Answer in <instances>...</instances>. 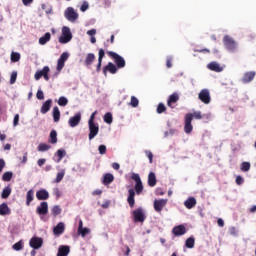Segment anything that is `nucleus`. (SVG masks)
Masks as SVG:
<instances>
[{
	"mask_svg": "<svg viewBox=\"0 0 256 256\" xmlns=\"http://www.w3.org/2000/svg\"><path fill=\"white\" fill-rule=\"evenodd\" d=\"M131 178L135 181L134 189L130 188L128 190L127 203L131 209L135 207V192L136 195H140L143 193V182L141 181V176L137 173H132Z\"/></svg>",
	"mask_w": 256,
	"mask_h": 256,
	"instance_id": "obj_1",
	"label": "nucleus"
},
{
	"mask_svg": "<svg viewBox=\"0 0 256 256\" xmlns=\"http://www.w3.org/2000/svg\"><path fill=\"white\" fill-rule=\"evenodd\" d=\"M73 39V34L71 33V29L67 26L62 27V35L59 37L58 41L59 43H62L65 45L66 43H69Z\"/></svg>",
	"mask_w": 256,
	"mask_h": 256,
	"instance_id": "obj_2",
	"label": "nucleus"
},
{
	"mask_svg": "<svg viewBox=\"0 0 256 256\" xmlns=\"http://www.w3.org/2000/svg\"><path fill=\"white\" fill-rule=\"evenodd\" d=\"M64 17L65 19H67V21H69L70 23H76L77 19H79V13H77V11H75L74 7H68L65 11H64Z\"/></svg>",
	"mask_w": 256,
	"mask_h": 256,
	"instance_id": "obj_3",
	"label": "nucleus"
},
{
	"mask_svg": "<svg viewBox=\"0 0 256 256\" xmlns=\"http://www.w3.org/2000/svg\"><path fill=\"white\" fill-rule=\"evenodd\" d=\"M107 55H109L111 57V59L114 60V63L116 64V67L118 69H123V67H125V65H126L125 59L121 55H119L113 51H108Z\"/></svg>",
	"mask_w": 256,
	"mask_h": 256,
	"instance_id": "obj_4",
	"label": "nucleus"
},
{
	"mask_svg": "<svg viewBox=\"0 0 256 256\" xmlns=\"http://www.w3.org/2000/svg\"><path fill=\"white\" fill-rule=\"evenodd\" d=\"M132 216L134 219V223H145L147 216L145 215V211L143 208H137L132 212Z\"/></svg>",
	"mask_w": 256,
	"mask_h": 256,
	"instance_id": "obj_5",
	"label": "nucleus"
},
{
	"mask_svg": "<svg viewBox=\"0 0 256 256\" xmlns=\"http://www.w3.org/2000/svg\"><path fill=\"white\" fill-rule=\"evenodd\" d=\"M49 73H51V68H49V66H44L42 68V70L36 71V73L34 75V79L36 81H39V79H41V77H44L45 81H49V79H50Z\"/></svg>",
	"mask_w": 256,
	"mask_h": 256,
	"instance_id": "obj_6",
	"label": "nucleus"
},
{
	"mask_svg": "<svg viewBox=\"0 0 256 256\" xmlns=\"http://www.w3.org/2000/svg\"><path fill=\"white\" fill-rule=\"evenodd\" d=\"M224 47L232 53L237 49V42L230 36H224L223 38Z\"/></svg>",
	"mask_w": 256,
	"mask_h": 256,
	"instance_id": "obj_7",
	"label": "nucleus"
},
{
	"mask_svg": "<svg viewBox=\"0 0 256 256\" xmlns=\"http://www.w3.org/2000/svg\"><path fill=\"white\" fill-rule=\"evenodd\" d=\"M36 213L41 219H43V217L49 213V204L47 202H41L36 208Z\"/></svg>",
	"mask_w": 256,
	"mask_h": 256,
	"instance_id": "obj_8",
	"label": "nucleus"
},
{
	"mask_svg": "<svg viewBox=\"0 0 256 256\" xmlns=\"http://www.w3.org/2000/svg\"><path fill=\"white\" fill-rule=\"evenodd\" d=\"M89 127V140L95 139L99 135V124L97 123H88Z\"/></svg>",
	"mask_w": 256,
	"mask_h": 256,
	"instance_id": "obj_9",
	"label": "nucleus"
},
{
	"mask_svg": "<svg viewBox=\"0 0 256 256\" xmlns=\"http://www.w3.org/2000/svg\"><path fill=\"white\" fill-rule=\"evenodd\" d=\"M198 98L205 105H209V103H211V95L209 94V90L207 89L201 90L200 93L198 94Z\"/></svg>",
	"mask_w": 256,
	"mask_h": 256,
	"instance_id": "obj_10",
	"label": "nucleus"
},
{
	"mask_svg": "<svg viewBox=\"0 0 256 256\" xmlns=\"http://www.w3.org/2000/svg\"><path fill=\"white\" fill-rule=\"evenodd\" d=\"M29 246L32 249H41L43 247V238L32 237L29 241Z\"/></svg>",
	"mask_w": 256,
	"mask_h": 256,
	"instance_id": "obj_11",
	"label": "nucleus"
},
{
	"mask_svg": "<svg viewBox=\"0 0 256 256\" xmlns=\"http://www.w3.org/2000/svg\"><path fill=\"white\" fill-rule=\"evenodd\" d=\"M192 116L191 114H186L185 115V124H184V132L189 134L193 131V124H191L192 122Z\"/></svg>",
	"mask_w": 256,
	"mask_h": 256,
	"instance_id": "obj_12",
	"label": "nucleus"
},
{
	"mask_svg": "<svg viewBox=\"0 0 256 256\" xmlns=\"http://www.w3.org/2000/svg\"><path fill=\"white\" fill-rule=\"evenodd\" d=\"M68 59L69 53L63 52L57 61V71H62L63 67H65V61H67Z\"/></svg>",
	"mask_w": 256,
	"mask_h": 256,
	"instance_id": "obj_13",
	"label": "nucleus"
},
{
	"mask_svg": "<svg viewBox=\"0 0 256 256\" xmlns=\"http://www.w3.org/2000/svg\"><path fill=\"white\" fill-rule=\"evenodd\" d=\"M172 233L175 237H181V235H185V233H187V228H185L184 225H178L172 229Z\"/></svg>",
	"mask_w": 256,
	"mask_h": 256,
	"instance_id": "obj_14",
	"label": "nucleus"
},
{
	"mask_svg": "<svg viewBox=\"0 0 256 256\" xmlns=\"http://www.w3.org/2000/svg\"><path fill=\"white\" fill-rule=\"evenodd\" d=\"M79 123H81V113H76L68 120V125H70V127H77Z\"/></svg>",
	"mask_w": 256,
	"mask_h": 256,
	"instance_id": "obj_15",
	"label": "nucleus"
},
{
	"mask_svg": "<svg viewBox=\"0 0 256 256\" xmlns=\"http://www.w3.org/2000/svg\"><path fill=\"white\" fill-rule=\"evenodd\" d=\"M167 205V200L165 199H160V200H155L154 201V209L157 213H161L163 211V207Z\"/></svg>",
	"mask_w": 256,
	"mask_h": 256,
	"instance_id": "obj_16",
	"label": "nucleus"
},
{
	"mask_svg": "<svg viewBox=\"0 0 256 256\" xmlns=\"http://www.w3.org/2000/svg\"><path fill=\"white\" fill-rule=\"evenodd\" d=\"M36 198L38 201H47V199H49V192L45 189H41L36 192Z\"/></svg>",
	"mask_w": 256,
	"mask_h": 256,
	"instance_id": "obj_17",
	"label": "nucleus"
},
{
	"mask_svg": "<svg viewBox=\"0 0 256 256\" xmlns=\"http://www.w3.org/2000/svg\"><path fill=\"white\" fill-rule=\"evenodd\" d=\"M107 71L111 73L112 75H115L117 73V67L115 64L112 62H109L104 68H103V73L104 75H107Z\"/></svg>",
	"mask_w": 256,
	"mask_h": 256,
	"instance_id": "obj_18",
	"label": "nucleus"
},
{
	"mask_svg": "<svg viewBox=\"0 0 256 256\" xmlns=\"http://www.w3.org/2000/svg\"><path fill=\"white\" fill-rule=\"evenodd\" d=\"M63 233H65V223L60 222L53 228V234L59 236Z\"/></svg>",
	"mask_w": 256,
	"mask_h": 256,
	"instance_id": "obj_19",
	"label": "nucleus"
},
{
	"mask_svg": "<svg viewBox=\"0 0 256 256\" xmlns=\"http://www.w3.org/2000/svg\"><path fill=\"white\" fill-rule=\"evenodd\" d=\"M53 103V100L51 99H48L46 100L42 106H41V109H40V112L45 115L46 113H49V111L51 110V105Z\"/></svg>",
	"mask_w": 256,
	"mask_h": 256,
	"instance_id": "obj_20",
	"label": "nucleus"
},
{
	"mask_svg": "<svg viewBox=\"0 0 256 256\" xmlns=\"http://www.w3.org/2000/svg\"><path fill=\"white\" fill-rule=\"evenodd\" d=\"M255 71L246 72L242 78V83H251L255 79Z\"/></svg>",
	"mask_w": 256,
	"mask_h": 256,
	"instance_id": "obj_21",
	"label": "nucleus"
},
{
	"mask_svg": "<svg viewBox=\"0 0 256 256\" xmlns=\"http://www.w3.org/2000/svg\"><path fill=\"white\" fill-rule=\"evenodd\" d=\"M103 57H105V50H103V48H100L99 52H98V64L96 66L97 73H99V71H101V65L103 63Z\"/></svg>",
	"mask_w": 256,
	"mask_h": 256,
	"instance_id": "obj_22",
	"label": "nucleus"
},
{
	"mask_svg": "<svg viewBox=\"0 0 256 256\" xmlns=\"http://www.w3.org/2000/svg\"><path fill=\"white\" fill-rule=\"evenodd\" d=\"M208 69H210V71H215V73H221V71H223V67L217 62H210L208 64Z\"/></svg>",
	"mask_w": 256,
	"mask_h": 256,
	"instance_id": "obj_23",
	"label": "nucleus"
},
{
	"mask_svg": "<svg viewBox=\"0 0 256 256\" xmlns=\"http://www.w3.org/2000/svg\"><path fill=\"white\" fill-rule=\"evenodd\" d=\"M195 205H197V199H195V197H189L184 202V207H186V209H193Z\"/></svg>",
	"mask_w": 256,
	"mask_h": 256,
	"instance_id": "obj_24",
	"label": "nucleus"
},
{
	"mask_svg": "<svg viewBox=\"0 0 256 256\" xmlns=\"http://www.w3.org/2000/svg\"><path fill=\"white\" fill-rule=\"evenodd\" d=\"M177 101H179V94L177 93H173L172 95L169 96L168 101H167V105L168 107H170L171 109H173V103H177Z\"/></svg>",
	"mask_w": 256,
	"mask_h": 256,
	"instance_id": "obj_25",
	"label": "nucleus"
},
{
	"mask_svg": "<svg viewBox=\"0 0 256 256\" xmlns=\"http://www.w3.org/2000/svg\"><path fill=\"white\" fill-rule=\"evenodd\" d=\"M71 248L69 246L62 245L58 248L57 256H67L69 255Z\"/></svg>",
	"mask_w": 256,
	"mask_h": 256,
	"instance_id": "obj_26",
	"label": "nucleus"
},
{
	"mask_svg": "<svg viewBox=\"0 0 256 256\" xmlns=\"http://www.w3.org/2000/svg\"><path fill=\"white\" fill-rule=\"evenodd\" d=\"M0 215H11V208H9V205H7V203L0 204Z\"/></svg>",
	"mask_w": 256,
	"mask_h": 256,
	"instance_id": "obj_27",
	"label": "nucleus"
},
{
	"mask_svg": "<svg viewBox=\"0 0 256 256\" xmlns=\"http://www.w3.org/2000/svg\"><path fill=\"white\" fill-rule=\"evenodd\" d=\"M148 185L149 187H155V185H157V176H155V172H150L148 174Z\"/></svg>",
	"mask_w": 256,
	"mask_h": 256,
	"instance_id": "obj_28",
	"label": "nucleus"
},
{
	"mask_svg": "<svg viewBox=\"0 0 256 256\" xmlns=\"http://www.w3.org/2000/svg\"><path fill=\"white\" fill-rule=\"evenodd\" d=\"M93 61H95V54L93 53H88L85 57V60H84V64L87 66V67H90L93 65Z\"/></svg>",
	"mask_w": 256,
	"mask_h": 256,
	"instance_id": "obj_29",
	"label": "nucleus"
},
{
	"mask_svg": "<svg viewBox=\"0 0 256 256\" xmlns=\"http://www.w3.org/2000/svg\"><path fill=\"white\" fill-rule=\"evenodd\" d=\"M113 181H115V176H113V174L107 173L104 175L103 185H111V183H113Z\"/></svg>",
	"mask_w": 256,
	"mask_h": 256,
	"instance_id": "obj_30",
	"label": "nucleus"
},
{
	"mask_svg": "<svg viewBox=\"0 0 256 256\" xmlns=\"http://www.w3.org/2000/svg\"><path fill=\"white\" fill-rule=\"evenodd\" d=\"M54 123H59L61 119V111H59V107L55 106L52 111Z\"/></svg>",
	"mask_w": 256,
	"mask_h": 256,
	"instance_id": "obj_31",
	"label": "nucleus"
},
{
	"mask_svg": "<svg viewBox=\"0 0 256 256\" xmlns=\"http://www.w3.org/2000/svg\"><path fill=\"white\" fill-rule=\"evenodd\" d=\"M49 41H51V33H49V32H46L44 34V36L39 38L40 45H47V43H49Z\"/></svg>",
	"mask_w": 256,
	"mask_h": 256,
	"instance_id": "obj_32",
	"label": "nucleus"
},
{
	"mask_svg": "<svg viewBox=\"0 0 256 256\" xmlns=\"http://www.w3.org/2000/svg\"><path fill=\"white\" fill-rule=\"evenodd\" d=\"M65 155H67V152L65 151V149H58L57 152L55 153V157H57V159L55 160L56 163H61Z\"/></svg>",
	"mask_w": 256,
	"mask_h": 256,
	"instance_id": "obj_33",
	"label": "nucleus"
},
{
	"mask_svg": "<svg viewBox=\"0 0 256 256\" xmlns=\"http://www.w3.org/2000/svg\"><path fill=\"white\" fill-rule=\"evenodd\" d=\"M34 195H35V191H33V189H30L27 194H26V205L27 207H29V205H31V202L34 199Z\"/></svg>",
	"mask_w": 256,
	"mask_h": 256,
	"instance_id": "obj_34",
	"label": "nucleus"
},
{
	"mask_svg": "<svg viewBox=\"0 0 256 256\" xmlns=\"http://www.w3.org/2000/svg\"><path fill=\"white\" fill-rule=\"evenodd\" d=\"M185 247H187V249H193V247H195V238L194 237L187 238L185 242Z\"/></svg>",
	"mask_w": 256,
	"mask_h": 256,
	"instance_id": "obj_35",
	"label": "nucleus"
},
{
	"mask_svg": "<svg viewBox=\"0 0 256 256\" xmlns=\"http://www.w3.org/2000/svg\"><path fill=\"white\" fill-rule=\"evenodd\" d=\"M10 59H11L12 63H17V62L21 61V54L18 52H12Z\"/></svg>",
	"mask_w": 256,
	"mask_h": 256,
	"instance_id": "obj_36",
	"label": "nucleus"
},
{
	"mask_svg": "<svg viewBox=\"0 0 256 256\" xmlns=\"http://www.w3.org/2000/svg\"><path fill=\"white\" fill-rule=\"evenodd\" d=\"M13 179V172L7 171L2 175V181L9 182Z\"/></svg>",
	"mask_w": 256,
	"mask_h": 256,
	"instance_id": "obj_37",
	"label": "nucleus"
},
{
	"mask_svg": "<svg viewBox=\"0 0 256 256\" xmlns=\"http://www.w3.org/2000/svg\"><path fill=\"white\" fill-rule=\"evenodd\" d=\"M49 143H52V145H55V143H57V131L56 130H52L50 132Z\"/></svg>",
	"mask_w": 256,
	"mask_h": 256,
	"instance_id": "obj_38",
	"label": "nucleus"
},
{
	"mask_svg": "<svg viewBox=\"0 0 256 256\" xmlns=\"http://www.w3.org/2000/svg\"><path fill=\"white\" fill-rule=\"evenodd\" d=\"M49 149H51V145H49V144L40 143L38 145V151H40L41 153H43L45 151H49Z\"/></svg>",
	"mask_w": 256,
	"mask_h": 256,
	"instance_id": "obj_39",
	"label": "nucleus"
},
{
	"mask_svg": "<svg viewBox=\"0 0 256 256\" xmlns=\"http://www.w3.org/2000/svg\"><path fill=\"white\" fill-rule=\"evenodd\" d=\"M11 195V188L9 186L5 187L2 191L1 197L2 199H7Z\"/></svg>",
	"mask_w": 256,
	"mask_h": 256,
	"instance_id": "obj_40",
	"label": "nucleus"
},
{
	"mask_svg": "<svg viewBox=\"0 0 256 256\" xmlns=\"http://www.w3.org/2000/svg\"><path fill=\"white\" fill-rule=\"evenodd\" d=\"M104 122L108 125H111V123H113V114H111V112H108L104 115Z\"/></svg>",
	"mask_w": 256,
	"mask_h": 256,
	"instance_id": "obj_41",
	"label": "nucleus"
},
{
	"mask_svg": "<svg viewBox=\"0 0 256 256\" xmlns=\"http://www.w3.org/2000/svg\"><path fill=\"white\" fill-rule=\"evenodd\" d=\"M68 104H69V100L65 96H62L58 99V105L60 107H66V105Z\"/></svg>",
	"mask_w": 256,
	"mask_h": 256,
	"instance_id": "obj_42",
	"label": "nucleus"
},
{
	"mask_svg": "<svg viewBox=\"0 0 256 256\" xmlns=\"http://www.w3.org/2000/svg\"><path fill=\"white\" fill-rule=\"evenodd\" d=\"M165 111H167V107L165 106V104L159 103L156 109V113H158V115H161V113H165Z\"/></svg>",
	"mask_w": 256,
	"mask_h": 256,
	"instance_id": "obj_43",
	"label": "nucleus"
},
{
	"mask_svg": "<svg viewBox=\"0 0 256 256\" xmlns=\"http://www.w3.org/2000/svg\"><path fill=\"white\" fill-rule=\"evenodd\" d=\"M63 177H65V170L57 173L55 183H61V181H63Z\"/></svg>",
	"mask_w": 256,
	"mask_h": 256,
	"instance_id": "obj_44",
	"label": "nucleus"
},
{
	"mask_svg": "<svg viewBox=\"0 0 256 256\" xmlns=\"http://www.w3.org/2000/svg\"><path fill=\"white\" fill-rule=\"evenodd\" d=\"M61 207L60 206H54L53 208H52V215H53V217H57V215H61Z\"/></svg>",
	"mask_w": 256,
	"mask_h": 256,
	"instance_id": "obj_45",
	"label": "nucleus"
},
{
	"mask_svg": "<svg viewBox=\"0 0 256 256\" xmlns=\"http://www.w3.org/2000/svg\"><path fill=\"white\" fill-rule=\"evenodd\" d=\"M186 115H191L192 120L193 119H203V115L201 114V111L193 112V113H187Z\"/></svg>",
	"mask_w": 256,
	"mask_h": 256,
	"instance_id": "obj_46",
	"label": "nucleus"
},
{
	"mask_svg": "<svg viewBox=\"0 0 256 256\" xmlns=\"http://www.w3.org/2000/svg\"><path fill=\"white\" fill-rule=\"evenodd\" d=\"M12 249H14V251H21V249H23V241H18L17 243H15L12 246Z\"/></svg>",
	"mask_w": 256,
	"mask_h": 256,
	"instance_id": "obj_47",
	"label": "nucleus"
},
{
	"mask_svg": "<svg viewBox=\"0 0 256 256\" xmlns=\"http://www.w3.org/2000/svg\"><path fill=\"white\" fill-rule=\"evenodd\" d=\"M251 169V163L249 162H242L241 163V171L247 172Z\"/></svg>",
	"mask_w": 256,
	"mask_h": 256,
	"instance_id": "obj_48",
	"label": "nucleus"
},
{
	"mask_svg": "<svg viewBox=\"0 0 256 256\" xmlns=\"http://www.w3.org/2000/svg\"><path fill=\"white\" fill-rule=\"evenodd\" d=\"M130 105L131 107H139V99L135 96H131Z\"/></svg>",
	"mask_w": 256,
	"mask_h": 256,
	"instance_id": "obj_49",
	"label": "nucleus"
},
{
	"mask_svg": "<svg viewBox=\"0 0 256 256\" xmlns=\"http://www.w3.org/2000/svg\"><path fill=\"white\" fill-rule=\"evenodd\" d=\"M98 151H99V154L100 155H105V153H107V146H105V145H100L99 147H98Z\"/></svg>",
	"mask_w": 256,
	"mask_h": 256,
	"instance_id": "obj_50",
	"label": "nucleus"
},
{
	"mask_svg": "<svg viewBox=\"0 0 256 256\" xmlns=\"http://www.w3.org/2000/svg\"><path fill=\"white\" fill-rule=\"evenodd\" d=\"M87 9H89V3L87 1H84L80 7V11H82V13H85Z\"/></svg>",
	"mask_w": 256,
	"mask_h": 256,
	"instance_id": "obj_51",
	"label": "nucleus"
},
{
	"mask_svg": "<svg viewBox=\"0 0 256 256\" xmlns=\"http://www.w3.org/2000/svg\"><path fill=\"white\" fill-rule=\"evenodd\" d=\"M15 81H17V72H12L10 76V85H14Z\"/></svg>",
	"mask_w": 256,
	"mask_h": 256,
	"instance_id": "obj_52",
	"label": "nucleus"
},
{
	"mask_svg": "<svg viewBox=\"0 0 256 256\" xmlns=\"http://www.w3.org/2000/svg\"><path fill=\"white\" fill-rule=\"evenodd\" d=\"M37 99H39L40 101H43V99H45V94L43 93L42 90H38L37 94H36Z\"/></svg>",
	"mask_w": 256,
	"mask_h": 256,
	"instance_id": "obj_53",
	"label": "nucleus"
},
{
	"mask_svg": "<svg viewBox=\"0 0 256 256\" xmlns=\"http://www.w3.org/2000/svg\"><path fill=\"white\" fill-rule=\"evenodd\" d=\"M145 155L148 157L149 163H153V152L149 151V150H146Z\"/></svg>",
	"mask_w": 256,
	"mask_h": 256,
	"instance_id": "obj_54",
	"label": "nucleus"
},
{
	"mask_svg": "<svg viewBox=\"0 0 256 256\" xmlns=\"http://www.w3.org/2000/svg\"><path fill=\"white\" fill-rule=\"evenodd\" d=\"M195 53H204V54H209L211 53V50L204 48V49H194Z\"/></svg>",
	"mask_w": 256,
	"mask_h": 256,
	"instance_id": "obj_55",
	"label": "nucleus"
},
{
	"mask_svg": "<svg viewBox=\"0 0 256 256\" xmlns=\"http://www.w3.org/2000/svg\"><path fill=\"white\" fill-rule=\"evenodd\" d=\"M166 67L168 69H171L173 67V58H171V57L167 58V60H166Z\"/></svg>",
	"mask_w": 256,
	"mask_h": 256,
	"instance_id": "obj_56",
	"label": "nucleus"
},
{
	"mask_svg": "<svg viewBox=\"0 0 256 256\" xmlns=\"http://www.w3.org/2000/svg\"><path fill=\"white\" fill-rule=\"evenodd\" d=\"M78 233H80V235H82V237H85V235H87L89 233V229L81 228V230H78Z\"/></svg>",
	"mask_w": 256,
	"mask_h": 256,
	"instance_id": "obj_57",
	"label": "nucleus"
},
{
	"mask_svg": "<svg viewBox=\"0 0 256 256\" xmlns=\"http://www.w3.org/2000/svg\"><path fill=\"white\" fill-rule=\"evenodd\" d=\"M243 183H245V179L241 176H236V184L243 185Z\"/></svg>",
	"mask_w": 256,
	"mask_h": 256,
	"instance_id": "obj_58",
	"label": "nucleus"
},
{
	"mask_svg": "<svg viewBox=\"0 0 256 256\" xmlns=\"http://www.w3.org/2000/svg\"><path fill=\"white\" fill-rule=\"evenodd\" d=\"M17 125H19V114H15L13 119V126L17 127Z\"/></svg>",
	"mask_w": 256,
	"mask_h": 256,
	"instance_id": "obj_59",
	"label": "nucleus"
},
{
	"mask_svg": "<svg viewBox=\"0 0 256 256\" xmlns=\"http://www.w3.org/2000/svg\"><path fill=\"white\" fill-rule=\"evenodd\" d=\"M5 160L0 158V173H3V169H5Z\"/></svg>",
	"mask_w": 256,
	"mask_h": 256,
	"instance_id": "obj_60",
	"label": "nucleus"
},
{
	"mask_svg": "<svg viewBox=\"0 0 256 256\" xmlns=\"http://www.w3.org/2000/svg\"><path fill=\"white\" fill-rule=\"evenodd\" d=\"M95 115H97V111L93 112L88 120V123H95Z\"/></svg>",
	"mask_w": 256,
	"mask_h": 256,
	"instance_id": "obj_61",
	"label": "nucleus"
},
{
	"mask_svg": "<svg viewBox=\"0 0 256 256\" xmlns=\"http://www.w3.org/2000/svg\"><path fill=\"white\" fill-rule=\"evenodd\" d=\"M54 195L56 196L57 199L61 197V191L59 190V188H54Z\"/></svg>",
	"mask_w": 256,
	"mask_h": 256,
	"instance_id": "obj_62",
	"label": "nucleus"
},
{
	"mask_svg": "<svg viewBox=\"0 0 256 256\" xmlns=\"http://www.w3.org/2000/svg\"><path fill=\"white\" fill-rule=\"evenodd\" d=\"M46 159L45 158H41L37 161V164L39 167H43V164L46 163Z\"/></svg>",
	"mask_w": 256,
	"mask_h": 256,
	"instance_id": "obj_63",
	"label": "nucleus"
},
{
	"mask_svg": "<svg viewBox=\"0 0 256 256\" xmlns=\"http://www.w3.org/2000/svg\"><path fill=\"white\" fill-rule=\"evenodd\" d=\"M97 33L96 29H91L87 31V35H89L90 37H93V35H95Z\"/></svg>",
	"mask_w": 256,
	"mask_h": 256,
	"instance_id": "obj_64",
	"label": "nucleus"
}]
</instances>
